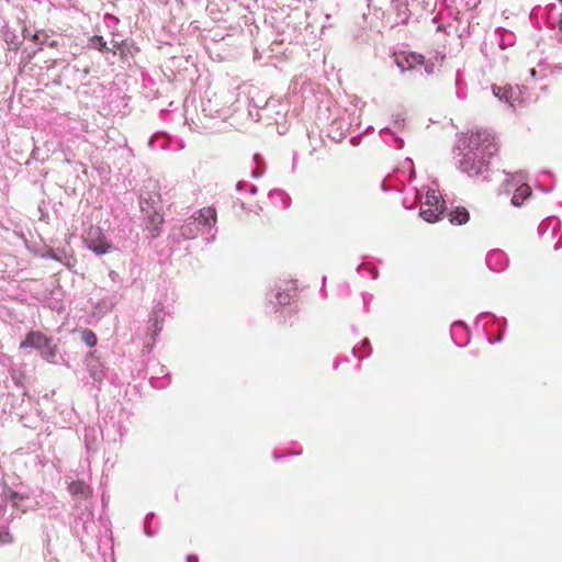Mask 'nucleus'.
Wrapping results in <instances>:
<instances>
[{
  "mask_svg": "<svg viewBox=\"0 0 562 562\" xmlns=\"http://www.w3.org/2000/svg\"><path fill=\"white\" fill-rule=\"evenodd\" d=\"M498 144L495 137L486 132L479 131L469 138V153L490 165L491 158L498 153Z\"/></svg>",
  "mask_w": 562,
  "mask_h": 562,
  "instance_id": "f257e3e1",
  "label": "nucleus"
},
{
  "mask_svg": "<svg viewBox=\"0 0 562 562\" xmlns=\"http://www.w3.org/2000/svg\"><path fill=\"white\" fill-rule=\"evenodd\" d=\"M29 347L38 350L47 361H54L57 355V346L53 344L52 338L38 330H31L20 344V348Z\"/></svg>",
  "mask_w": 562,
  "mask_h": 562,
  "instance_id": "f03ea898",
  "label": "nucleus"
},
{
  "mask_svg": "<svg viewBox=\"0 0 562 562\" xmlns=\"http://www.w3.org/2000/svg\"><path fill=\"white\" fill-rule=\"evenodd\" d=\"M83 243L91 251L101 256L108 254L113 247L99 226H90L83 235Z\"/></svg>",
  "mask_w": 562,
  "mask_h": 562,
  "instance_id": "7ed1b4c3",
  "label": "nucleus"
},
{
  "mask_svg": "<svg viewBox=\"0 0 562 562\" xmlns=\"http://www.w3.org/2000/svg\"><path fill=\"white\" fill-rule=\"evenodd\" d=\"M445 210V201L439 192L429 190L426 194V201L420 209V216L428 223H436Z\"/></svg>",
  "mask_w": 562,
  "mask_h": 562,
  "instance_id": "20e7f679",
  "label": "nucleus"
},
{
  "mask_svg": "<svg viewBox=\"0 0 562 562\" xmlns=\"http://www.w3.org/2000/svg\"><path fill=\"white\" fill-rule=\"evenodd\" d=\"M460 169L470 177H479L488 169V165L468 151L460 161Z\"/></svg>",
  "mask_w": 562,
  "mask_h": 562,
  "instance_id": "39448f33",
  "label": "nucleus"
},
{
  "mask_svg": "<svg viewBox=\"0 0 562 562\" xmlns=\"http://www.w3.org/2000/svg\"><path fill=\"white\" fill-rule=\"evenodd\" d=\"M140 209L147 214V228L151 231L153 236L156 237L159 234L160 225L164 223L162 214L144 198L140 199Z\"/></svg>",
  "mask_w": 562,
  "mask_h": 562,
  "instance_id": "423d86ee",
  "label": "nucleus"
},
{
  "mask_svg": "<svg viewBox=\"0 0 562 562\" xmlns=\"http://www.w3.org/2000/svg\"><path fill=\"white\" fill-rule=\"evenodd\" d=\"M395 61L402 71H406L423 65L424 56L417 53H398L395 54Z\"/></svg>",
  "mask_w": 562,
  "mask_h": 562,
  "instance_id": "0eeeda50",
  "label": "nucleus"
},
{
  "mask_svg": "<svg viewBox=\"0 0 562 562\" xmlns=\"http://www.w3.org/2000/svg\"><path fill=\"white\" fill-rule=\"evenodd\" d=\"M449 222L452 225H463L469 222L470 213L463 206H457L448 213Z\"/></svg>",
  "mask_w": 562,
  "mask_h": 562,
  "instance_id": "6e6552de",
  "label": "nucleus"
},
{
  "mask_svg": "<svg viewBox=\"0 0 562 562\" xmlns=\"http://www.w3.org/2000/svg\"><path fill=\"white\" fill-rule=\"evenodd\" d=\"M68 491L72 496L86 499L91 494V490L89 485H87L83 481L77 480L72 481L69 486Z\"/></svg>",
  "mask_w": 562,
  "mask_h": 562,
  "instance_id": "1a4fd4ad",
  "label": "nucleus"
},
{
  "mask_svg": "<svg viewBox=\"0 0 562 562\" xmlns=\"http://www.w3.org/2000/svg\"><path fill=\"white\" fill-rule=\"evenodd\" d=\"M198 222L201 225L212 226L216 223V211L214 207H203L199 211Z\"/></svg>",
  "mask_w": 562,
  "mask_h": 562,
  "instance_id": "9d476101",
  "label": "nucleus"
},
{
  "mask_svg": "<svg viewBox=\"0 0 562 562\" xmlns=\"http://www.w3.org/2000/svg\"><path fill=\"white\" fill-rule=\"evenodd\" d=\"M296 295V286L293 282L288 283L283 292L276 294L277 301L280 305H286Z\"/></svg>",
  "mask_w": 562,
  "mask_h": 562,
  "instance_id": "9b49d317",
  "label": "nucleus"
},
{
  "mask_svg": "<svg viewBox=\"0 0 562 562\" xmlns=\"http://www.w3.org/2000/svg\"><path fill=\"white\" fill-rule=\"evenodd\" d=\"M531 188L528 184H521L516 189L512 198V203L515 206H520L524 201L531 195Z\"/></svg>",
  "mask_w": 562,
  "mask_h": 562,
  "instance_id": "f8f14e48",
  "label": "nucleus"
},
{
  "mask_svg": "<svg viewBox=\"0 0 562 562\" xmlns=\"http://www.w3.org/2000/svg\"><path fill=\"white\" fill-rule=\"evenodd\" d=\"M493 93L499 100L512 103L515 91L510 86H493Z\"/></svg>",
  "mask_w": 562,
  "mask_h": 562,
  "instance_id": "ddd939ff",
  "label": "nucleus"
},
{
  "mask_svg": "<svg viewBox=\"0 0 562 562\" xmlns=\"http://www.w3.org/2000/svg\"><path fill=\"white\" fill-rule=\"evenodd\" d=\"M81 340L89 347L97 345L98 338L91 329H83L81 331Z\"/></svg>",
  "mask_w": 562,
  "mask_h": 562,
  "instance_id": "4468645a",
  "label": "nucleus"
},
{
  "mask_svg": "<svg viewBox=\"0 0 562 562\" xmlns=\"http://www.w3.org/2000/svg\"><path fill=\"white\" fill-rule=\"evenodd\" d=\"M90 41L95 44L100 52H104L108 49L106 42L103 40L102 36L94 35L90 38Z\"/></svg>",
  "mask_w": 562,
  "mask_h": 562,
  "instance_id": "2eb2a0df",
  "label": "nucleus"
},
{
  "mask_svg": "<svg viewBox=\"0 0 562 562\" xmlns=\"http://www.w3.org/2000/svg\"><path fill=\"white\" fill-rule=\"evenodd\" d=\"M0 541L2 542H11L12 541V536L9 533V532H0Z\"/></svg>",
  "mask_w": 562,
  "mask_h": 562,
  "instance_id": "dca6fc26",
  "label": "nucleus"
},
{
  "mask_svg": "<svg viewBox=\"0 0 562 562\" xmlns=\"http://www.w3.org/2000/svg\"><path fill=\"white\" fill-rule=\"evenodd\" d=\"M11 499L14 501L15 498L19 497V494L16 492H11Z\"/></svg>",
  "mask_w": 562,
  "mask_h": 562,
  "instance_id": "f3484780",
  "label": "nucleus"
},
{
  "mask_svg": "<svg viewBox=\"0 0 562 562\" xmlns=\"http://www.w3.org/2000/svg\"><path fill=\"white\" fill-rule=\"evenodd\" d=\"M559 29H560V31L562 32V14H561V19H560V21H559Z\"/></svg>",
  "mask_w": 562,
  "mask_h": 562,
  "instance_id": "a211bd4d",
  "label": "nucleus"
},
{
  "mask_svg": "<svg viewBox=\"0 0 562 562\" xmlns=\"http://www.w3.org/2000/svg\"><path fill=\"white\" fill-rule=\"evenodd\" d=\"M562 3V0H559Z\"/></svg>",
  "mask_w": 562,
  "mask_h": 562,
  "instance_id": "6ab92c4d",
  "label": "nucleus"
}]
</instances>
